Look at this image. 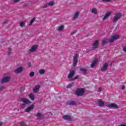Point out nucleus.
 Instances as JSON below:
<instances>
[{
    "instance_id": "1",
    "label": "nucleus",
    "mask_w": 126,
    "mask_h": 126,
    "mask_svg": "<svg viewBox=\"0 0 126 126\" xmlns=\"http://www.w3.org/2000/svg\"><path fill=\"white\" fill-rule=\"evenodd\" d=\"M120 39V35L119 34H115L113 35L109 39L106 38L105 40L102 41V46H105L107 43H113L117 40Z\"/></svg>"
},
{
    "instance_id": "2",
    "label": "nucleus",
    "mask_w": 126,
    "mask_h": 126,
    "mask_svg": "<svg viewBox=\"0 0 126 126\" xmlns=\"http://www.w3.org/2000/svg\"><path fill=\"white\" fill-rule=\"evenodd\" d=\"M84 93H85V90L82 88H77L75 91V95H76V96H78L79 97L83 96Z\"/></svg>"
},
{
    "instance_id": "3",
    "label": "nucleus",
    "mask_w": 126,
    "mask_h": 126,
    "mask_svg": "<svg viewBox=\"0 0 126 126\" xmlns=\"http://www.w3.org/2000/svg\"><path fill=\"white\" fill-rule=\"evenodd\" d=\"M79 57V55L78 54H76L73 58V66H75L77 65V63H78V57Z\"/></svg>"
},
{
    "instance_id": "4",
    "label": "nucleus",
    "mask_w": 126,
    "mask_h": 126,
    "mask_svg": "<svg viewBox=\"0 0 126 126\" xmlns=\"http://www.w3.org/2000/svg\"><path fill=\"white\" fill-rule=\"evenodd\" d=\"M122 17V13H119L115 14V16L113 18V23H115L118 21V20H119V19H121Z\"/></svg>"
},
{
    "instance_id": "5",
    "label": "nucleus",
    "mask_w": 126,
    "mask_h": 126,
    "mask_svg": "<svg viewBox=\"0 0 126 126\" xmlns=\"http://www.w3.org/2000/svg\"><path fill=\"white\" fill-rule=\"evenodd\" d=\"M39 47V45L37 44H35L34 45H33L31 49L29 50V51L31 53H34V52H36L37 51V49H38V47Z\"/></svg>"
},
{
    "instance_id": "6",
    "label": "nucleus",
    "mask_w": 126,
    "mask_h": 126,
    "mask_svg": "<svg viewBox=\"0 0 126 126\" xmlns=\"http://www.w3.org/2000/svg\"><path fill=\"white\" fill-rule=\"evenodd\" d=\"M10 80V78L9 77H5L2 79L0 81V83L3 84L4 83H6L8 82Z\"/></svg>"
},
{
    "instance_id": "7",
    "label": "nucleus",
    "mask_w": 126,
    "mask_h": 126,
    "mask_svg": "<svg viewBox=\"0 0 126 126\" xmlns=\"http://www.w3.org/2000/svg\"><path fill=\"white\" fill-rule=\"evenodd\" d=\"M108 67H109V64H108L107 63H104L103 64L102 67H101V71H102L103 72H104V71H106V70L108 69Z\"/></svg>"
},
{
    "instance_id": "8",
    "label": "nucleus",
    "mask_w": 126,
    "mask_h": 126,
    "mask_svg": "<svg viewBox=\"0 0 126 126\" xmlns=\"http://www.w3.org/2000/svg\"><path fill=\"white\" fill-rule=\"evenodd\" d=\"M107 107H108V108H110V109H118V108H119V106L116 103L108 104L107 105Z\"/></svg>"
},
{
    "instance_id": "9",
    "label": "nucleus",
    "mask_w": 126,
    "mask_h": 126,
    "mask_svg": "<svg viewBox=\"0 0 126 126\" xmlns=\"http://www.w3.org/2000/svg\"><path fill=\"white\" fill-rule=\"evenodd\" d=\"M23 71V67L22 66H20L18 68H17L16 70H14V72L18 74V73H20Z\"/></svg>"
},
{
    "instance_id": "10",
    "label": "nucleus",
    "mask_w": 126,
    "mask_h": 126,
    "mask_svg": "<svg viewBox=\"0 0 126 126\" xmlns=\"http://www.w3.org/2000/svg\"><path fill=\"white\" fill-rule=\"evenodd\" d=\"M35 107V105L32 104L30 107H28L27 109H25V112L26 113H28L29 112H31L33 109H34Z\"/></svg>"
},
{
    "instance_id": "11",
    "label": "nucleus",
    "mask_w": 126,
    "mask_h": 126,
    "mask_svg": "<svg viewBox=\"0 0 126 126\" xmlns=\"http://www.w3.org/2000/svg\"><path fill=\"white\" fill-rule=\"evenodd\" d=\"M75 74V70H73L70 71L68 75V78H71L72 77H73L74 76V75Z\"/></svg>"
},
{
    "instance_id": "12",
    "label": "nucleus",
    "mask_w": 126,
    "mask_h": 126,
    "mask_svg": "<svg viewBox=\"0 0 126 126\" xmlns=\"http://www.w3.org/2000/svg\"><path fill=\"white\" fill-rule=\"evenodd\" d=\"M66 105L69 106H76L77 104L73 100H70L66 103Z\"/></svg>"
},
{
    "instance_id": "13",
    "label": "nucleus",
    "mask_w": 126,
    "mask_h": 126,
    "mask_svg": "<svg viewBox=\"0 0 126 126\" xmlns=\"http://www.w3.org/2000/svg\"><path fill=\"white\" fill-rule=\"evenodd\" d=\"M98 46H99V41L96 40L94 43L93 50H95V49H97V48H98Z\"/></svg>"
},
{
    "instance_id": "14",
    "label": "nucleus",
    "mask_w": 126,
    "mask_h": 126,
    "mask_svg": "<svg viewBox=\"0 0 126 126\" xmlns=\"http://www.w3.org/2000/svg\"><path fill=\"white\" fill-rule=\"evenodd\" d=\"M63 120H65L66 121H69V122H71L72 119L69 115H65L63 116Z\"/></svg>"
},
{
    "instance_id": "15",
    "label": "nucleus",
    "mask_w": 126,
    "mask_h": 126,
    "mask_svg": "<svg viewBox=\"0 0 126 126\" xmlns=\"http://www.w3.org/2000/svg\"><path fill=\"white\" fill-rule=\"evenodd\" d=\"M111 14H112V12L111 11L107 12L103 18V20H106V19L109 18Z\"/></svg>"
},
{
    "instance_id": "16",
    "label": "nucleus",
    "mask_w": 126,
    "mask_h": 126,
    "mask_svg": "<svg viewBox=\"0 0 126 126\" xmlns=\"http://www.w3.org/2000/svg\"><path fill=\"white\" fill-rule=\"evenodd\" d=\"M21 102H23L24 104H25L26 105L27 104H30L31 103L28 99L24 98H21Z\"/></svg>"
},
{
    "instance_id": "17",
    "label": "nucleus",
    "mask_w": 126,
    "mask_h": 126,
    "mask_svg": "<svg viewBox=\"0 0 126 126\" xmlns=\"http://www.w3.org/2000/svg\"><path fill=\"white\" fill-rule=\"evenodd\" d=\"M40 87L41 86H40V85H36L35 88L33 89V92H34V93H37V92L39 91V89H40Z\"/></svg>"
},
{
    "instance_id": "18",
    "label": "nucleus",
    "mask_w": 126,
    "mask_h": 126,
    "mask_svg": "<svg viewBox=\"0 0 126 126\" xmlns=\"http://www.w3.org/2000/svg\"><path fill=\"white\" fill-rule=\"evenodd\" d=\"M98 105L99 107H104V105H105V102L101 100V99H99L98 102Z\"/></svg>"
},
{
    "instance_id": "19",
    "label": "nucleus",
    "mask_w": 126,
    "mask_h": 126,
    "mask_svg": "<svg viewBox=\"0 0 126 126\" xmlns=\"http://www.w3.org/2000/svg\"><path fill=\"white\" fill-rule=\"evenodd\" d=\"M36 116L40 120H43V119H44V115H43V114L40 113H37L36 115Z\"/></svg>"
},
{
    "instance_id": "20",
    "label": "nucleus",
    "mask_w": 126,
    "mask_h": 126,
    "mask_svg": "<svg viewBox=\"0 0 126 126\" xmlns=\"http://www.w3.org/2000/svg\"><path fill=\"white\" fill-rule=\"evenodd\" d=\"M97 62H98L97 59H96L94 61H93L92 64H91V66L92 68H93V67L96 65V63H97Z\"/></svg>"
},
{
    "instance_id": "21",
    "label": "nucleus",
    "mask_w": 126,
    "mask_h": 126,
    "mask_svg": "<svg viewBox=\"0 0 126 126\" xmlns=\"http://www.w3.org/2000/svg\"><path fill=\"white\" fill-rule=\"evenodd\" d=\"M29 96L30 99L32 100V101H34L35 99V96L34 95V94H29Z\"/></svg>"
},
{
    "instance_id": "22",
    "label": "nucleus",
    "mask_w": 126,
    "mask_h": 126,
    "mask_svg": "<svg viewBox=\"0 0 126 126\" xmlns=\"http://www.w3.org/2000/svg\"><path fill=\"white\" fill-rule=\"evenodd\" d=\"M78 16H79V12H76L75 13L73 18V19H76V18H78Z\"/></svg>"
},
{
    "instance_id": "23",
    "label": "nucleus",
    "mask_w": 126,
    "mask_h": 126,
    "mask_svg": "<svg viewBox=\"0 0 126 126\" xmlns=\"http://www.w3.org/2000/svg\"><path fill=\"white\" fill-rule=\"evenodd\" d=\"M72 86H74V83L71 82V83L69 84L67 86L66 88H71Z\"/></svg>"
},
{
    "instance_id": "24",
    "label": "nucleus",
    "mask_w": 126,
    "mask_h": 126,
    "mask_svg": "<svg viewBox=\"0 0 126 126\" xmlns=\"http://www.w3.org/2000/svg\"><path fill=\"white\" fill-rule=\"evenodd\" d=\"M35 20H36V18H33L31 20V21L30 22V26H31L32 25L33 23H34V21H35Z\"/></svg>"
},
{
    "instance_id": "25",
    "label": "nucleus",
    "mask_w": 126,
    "mask_h": 126,
    "mask_svg": "<svg viewBox=\"0 0 126 126\" xmlns=\"http://www.w3.org/2000/svg\"><path fill=\"white\" fill-rule=\"evenodd\" d=\"M80 70L81 71H82V72H83V73H84V74H85V73H86V72H87V70H86V69H85L84 68H80Z\"/></svg>"
},
{
    "instance_id": "26",
    "label": "nucleus",
    "mask_w": 126,
    "mask_h": 126,
    "mask_svg": "<svg viewBox=\"0 0 126 126\" xmlns=\"http://www.w3.org/2000/svg\"><path fill=\"white\" fill-rule=\"evenodd\" d=\"M55 4V0L51 1L50 2L48 3V5H50V6H52V5H54Z\"/></svg>"
},
{
    "instance_id": "27",
    "label": "nucleus",
    "mask_w": 126,
    "mask_h": 126,
    "mask_svg": "<svg viewBox=\"0 0 126 126\" xmlns=\"http://www.w3.org/2000/svg\"><path fill=\"white\" fill-rule=\"evenodd\" d=\"M64 26L63 25H61L60 27H59L58 28V31H62V30H63V28Z\"/></svg>"
},
{
    "instance_id": "28",
    "label": "nucleus",
    "mask_w": 126,
    "mask_h": 126,
    "mask_svg": "<svg viewBox=\"0 0 126 126\" xmlns=\"http://www.w3.org/2000/svg\"><path fill=\"white\" fill-rule=\"evenodd\" d=\"M92 13H94V14H97V9L96 8H93L92 10Z\"/></svg>"
},
{
    "instance_id": "29",
    "label": "nucleus",
    "mask_w": 126,
    "mask_h": 126,
    "mask_svg": "<svg viewBox=\"0 0 126 126\" xmlns=\"http://www.w3.org/2000/svg\"><path fill=\"white\" fill-rule=\"evenodd\" d=\"M45 72L46 71L44 69H40L39 71V72L40 74H44V73H45Z\"/></svg>"
},
{
    "instance_id": "30",
    "label": "nucleus",
    "mask_w": 126,
    "mask_h": 126,
    "mask_svg": "<svg viewBox=\"0 0 126 126\" xmlns=\"http://www.w3.org/2000/svg\"><path fill=\"white\" fill-rule=\"evenodd\" d=\"M20 26L23 28L25 26V24H24V22H21V23H20Z\"/></svg>"
},
{
    "instance_id": "31",
    "label": "nucleus",
    "mask_w": 126,
    "mask_h": 126,
    "mask_svg": "<svg viewBox=\"0 0 126 126\" xmlns=\"http://www.w3.org/2000/svg\"><path fill=\"white\" fill-rule=\"evenodd\" d=\"M35 75V73L34 72H31V73L30 74V76L31 77H33Z\"/></svg>"
},
{
    "instance_id": "32",
    "label": "nucleus",
    "mask_w": 126,
    "mask_h": 126,
    "mask_svg": "<svg viewBox=\"0 0 126 126\" xmlns=\"http://www.w3.org/2000/svg\"><path fill=\"white\" fill-rule=\"evenodd\" d=\"M20 126H27L26 123H25V122H21Z\"/></svg>"
},
{
    "instance_id": "33",
    "label": "nucleus",
    "mask_w": 126,
    "mask_h": 126,
    "mask_svg": "<svg viewBox=\"0 0 126 126\" xmlns=\"http://www.w3.org/2000/svg\"><path fill=\"white\" fill-rule=\"evenodd\" d=\"M102 2H110L112 0H101Z\"/></svg>"
},
{
    "instance_id": "34",
    "label": "nucleus",
    "mask_w": 126,
    "mask_h": 126,
    "mask_svg": "<svg viewBox=\"0 0 126 126\" xmlns=\"http://www.w3.org/2000/svg\"><path fill=\"white\" fill-rule=\"evenodd\" d=\"M79 77V75H77L74 78L72 79V80H75L76 79H78Z\"/></svg>"
},
{
    "instance_id": "35",
    "label": "nucleus",
    "mask_w": 126,
    "mask_h": 126,
    "mask_svg": "<svg viewBox=\"0 0 126 126\" xmlns=\"http://www.w3.org/2000/svg\"><path fill=\"white\" fill-rule=\"evenodd\" d=\"M26 106V104H25V103L21 105V108L22 109H24V108H25Z\"/></svg>"
},
{
    "instance_id": "36",
    "label": "nucleus",
    "mask_w": 126,
    "mask_h": 126,
    "mask_svg": "<svg viewBox=\"0 0 126 126\" xmlns=\"http://www.w3.org/2000/svg\"><path fill=\"white\" fill-rule=\"evenodd\" d=\"M77 32V31H74L72 32H71L70 35H74V34H75Z\"/></svg>"
},
{
    "instance_id": "37",
    "label": "nucleus",
    "mask_w": 126,
    "mask_h": 126,
    "mask_svg": "<svg viewBox=\"0 0 126 126\" xmlns=\"http://www.w3.org/2000/svg\"><path fill=\"white\" fill-rule=\"evenodd\" d=\"M5 88V87H4V86H0V90L1 91H2V90H3V89H4Z\"/></svg>"
},
{
    "instance_id": "38",
    "label": "nucleus",
    "mask_w": 126,
    "mask_h": 126,
    "mask_svg": "<svg viewBox=\"0 0 126 126\" xmlns=\"http://www.w3.org/2000/svg\"><path fill=\"white\" fill-rule=\"evenodd\" d=\"M21 0H14V3H16L17 2H18L19 1H20Z\"/></svg>"
},
{
    "instance_id": "39",
    "label": "nucleus",
    "mask_w": 126,
    "mask_h": 126,
    "mask_svg": "<svg viewBox=\"0 0 126 126\" xmlns=\"http://www.w3.org/2000/svg\"><path fill=\"white\" fill-rule=\"evenodd\" d=\"M28 65L29 67H30V66H31V62H28Z\"/></svg>"
},
{
    "instance_id": "40",
    "label": "nucleus",
    "mask_w": 126,
    "mask_h": 126,
    "mask_svg": "<svg viewBox=\"0 0 126 126\" xmlns=\"http://www.w3.org/2000/svg\"><path fill=\"white\" fill-rule=\"evenodd\" d=\"M123 51L125 52V53H126V46L123 48Z\"/></svg>"
},
{
    "instance_id": "41",
    "label": "nucleus",
    "mask_w": 126,
    "mask_h": 126,
    "mask_svg": "<svg viewBox=\"0 0 126 126\" xmlns=\"http://www.w3.org/2000/svg\"><path fill=\"white\" fill-rule=\"evenodd\" d=\"M101 91H102V88H99L97 92H101Z\"/></svg>"
},
{
    "instance_id": "42",
    "label": "nucleus",
    "mask_w": 126,
    "mask_h": 126,
    "mask_svg": "<svg viewBox=\"0 0 126 126\" xmlns=\"http://www.w3.org/2000/svg\"><path fill=\"white\" fill-rule=\"evenodd\" d=\"M47 7H48L47 5H45L44 6H43V8H47Z\"/></svg>"
},
{
    "instance_id": "43",
    "label": "nucleus",
    "mask_w": 126,
    "mask_h": 126,
    "mask_svg": "<svg viewBox=\"0 0 126 126\" xmlns=\"http://www.w3.org/2000/svg\"><path fill=\"white\" fill-rule=\"evenodd\" d=\"M8 52H11V48H8Z\"/></svg>"
},
{
    "instance_id": "44",
    "label": "nucleus",
    "mask_w": 126,
    "mask_h": 126,
    "mask_svg": "<svg viewBox=\"0 0 126 126\" xmlns=\"http://www.w3.org/2000/svg\"><path fill=\"white\" fill-rule=\"evenodd\" d=\"M10 54H11V52L8 51V55L9 56V55H10Z\"/></svg>"
},
{
    "instance_id": "45",
    "label": "nucleus",
    "mask_w": 126,
    "mask_h": 126,
    "mask_svg": "<svg viewBox=\"0 0 126 126\" xmlns=\"http://www.w3.org/2000/svg\"><path fill=\"white\" fill-rule=\"evenodd\" d=\"M120 126H126V125L125 124H122L120 125Z\"/></svg>"
},
{
    "instance_id": "46",
    "label": "nucleus",
    "mask_w": 126,
    "mask_h": 126,
    "mask_svg": "<svg viewBox=\"0 0 126 126\" xmlns=\"http://www.w3.org/2000/svg\"><path fill=\"white\" fill-rule=\"evenodd\" d=\"M86 51H87V52H90V50H89V49H86Z\"/></svg>"
},
{
    "instance_id": "47",
    "label": "nucleus",
    "mask_w": 126,
    "mask_h": 126,
    "mask_svg": "<svg viewBox=\"0 0 126 126\" xmlns=\"http://www.w3.org/2000/svg\"><path fill=\"white\" fill-rule=\"evenodd\" d=\"M125 88V86H122V89H124Z\"/></svg>"
},
{
    "instance_id": "48",
    "label": "nucleus",
    "mask_w": 126,
    "mask_h": 126,
    "mask_svg": "<svg viewBox=\"0 0 126 126\" xmlns=\"http://www.w3.org/2000/svg\"><path fill=\"white\" fill-rule=\"evenodd\" d=\"M2 124L0 123V126H1Z\"/></svg>"
},
{
    "instance_id": "49",
    "label": "nucleus",
    "mask_w": 126,
    "mask_h": 126,
    "mask_svg": "<svg viewBox=\"0 0 126 126\" xmlns=\"http://www.w3.org/2000/svg\"><path fill=\"white\" fill-rule=\"evenodd\" d=\"M118 26H120L119 25H118Z\"/></svg>"
}]
</instances>
